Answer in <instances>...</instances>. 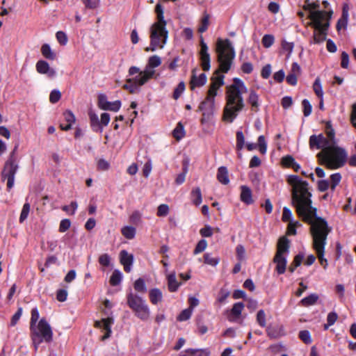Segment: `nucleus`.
<instances>
[{"mask_svg": "<svg viewBox=\"0 0 356 356\" xmlns=\"http://www.w3.org/2000/svg\"><path fill=\"white\" fill-rule=\"evenodd\" d=\"M217 59L219 69L216 71L211 78V84L208 90L206 101L202 102V115L209 119L213 113L214 98L217 90L224 84V75L220 72L227 73L232 65L235 57V51L229 40L218 39L216 43Z\"/></svg>", "mask_w": 356, "mask_h": 356, "instance_id": "nucleus-1", "label": "nucleus"}, {"mask_svg": "<svg viewBox=\"0 0 356 356\" xmlns=\"http://www.w3.org/2000/svg\"><path fill=\"white\" fill-rule=\"evenodd\" d=\"M312 202H292L296 212L302 220L310 225L309 233L312 238V248L325 246L332 227L325 219L316 216V208L312 206Z\"/></svg>", "mask_w": 356, "mask_h": 356, "instance_id": "nucleus-2", "label": "nucleus"}, {"mask_svg": "<svg viewBox=\"0 0 356 356\" xmlns=\"http://www.w3.org/2000/svg\"><path fill=\"white\" fill-rule=\"evenodd\" d=\"M247 91L248 89L244 82L238 78H234L233 83L226 87V104L222 115L224 121L232 123L244 108L245 102L243 94L247 92Z\"/></svg>", "mask_w": 356, "mask_h": 356, "instance_id": "nucleus-3", "label": "nucleus"}, {"mask_svg": "<svg viewBox=\"0 0 356 356\" xmlns=\"http://www.w3.org/2000/svg\"><path fill=\"white\" fill-rule=\"evenodd\" d=\"M321 165L327 168L334 170L345 165L348 159L346 151L337 145L328 146L317 154Z\"/></svg>", "mask_w": 356, "mask_h": 356, "instance_id": "nucleus-4", "label": "nucleus"}, {"mask_svg": "<svg viewBox=\"0 0 356 356\" xmlns=\"http://www.w3.org/2000/svg\"><path fill=\"white\" fill-rule=\"evenodd\" d=\"M161 63V59L159 56L154 55L150 56L148 60V63L143 71H142L138 76L133 78L127 79V83L123 86V88L129 90L131 93H136L138 92L139 88L147 82L154 74V67L159 66Z\"/></svg>", "mask_w": 356, "mask_h": 356, "instance_id": "nucleus-5", "label": "nucleus"}, {"mask_svg": "<svg viewBox=\"0 0 356 356\" xmlns=\"http://www.w3.org/2000/svg\"><path fill=\"white\" fill-rule=\"evenodd\" d=\"M332 14V12L330 13L328 17H325V13L321 12L312 13L308 15L310 21L307 22V26L314 29L312 42L314 44H320L326 40Z\"/></svg>", "mask_w": 356, "mask_h": 356, "instance_id": "nucleus-6", "label": "nucleus"}, {"mask_svg": "<svg viewBox=\"0 0 356 356\" xmlns=\"http://www.w3.org/2000/svg\"><path fill=\"white\" fill-rule=\"evenodd\" d=\"M30 337L35 350L43 341L48 343L52 341L53 332L45 318H42L37 325L30 326Z\"/></svg>", "mask_w": 356, "mask_h": 356, "instance_id": "nucleus-7", "label": "nucleus"}, {"mask_svg": "<svg viewBox=\"0 0 356 356\" xmlns=\"http://www.w3.org/2000/svg\"><path fill=\"white\" fill-rule=\"evenodd\" d=\"M166 23L154 22L150 28V44L145 48L146 51H154L162 49L165 44L168 36Z\"/></svg>", "mask_w": 356, "mask_h": 356, "instance_id": "nucleus-8", "label": "nucleus"}, {"mask_svg": "<svg viewBox=\"0 0 356 356\" xmlns=\"http://www.w3.org/2000/svg\"><path fill=\"white\" fill-rule=\"evenodd\" d=\"M127 303L139 319L147 321L149 318L150 310L146 301L131 291L127 294Z\"/></svg>", "mask_w": 356, "mask_h": 356, "instance_id": "nucleus-9", "label": "nucleus"}, {"mask_svg": "<svg viewBox=\"0 0 356 356\" xmlns=\"http://www.w3.org/2000/svg\"><path fill=\"white\" fill-rule=\"evenodd\" d=\"M289 181L293 187V200H311L312 193L306 181H300L297 176L290 177Z\"/></svg>", "mask_w": 356, "mask_h": 356, "instance_id": "nucleus-10", "label": "nucleus"}, {"mask_svg": "<svg viewBox=\"0 0 356 356\" xmlns=\"http://www.w3.org/2000/svg\"><path fill=\"white\" fill-rule=\"evenodd\" d=\"M17 169L18 165L15 153L13 152L8 160L6 162L1 173L2 179L3 180L7 179V186L8 188H11L14 185L15 175Z\"/></svg>", "mask_w": 356, "mask_h": 356, "instance_id": "nucleus-11", "label": "nucleus"}, {"mask_svg": "<svg viewBox=\"0 0 356 356\" xmlns=\"http://www.w3.org/2000/svg\"><path fill=\"white\" fill-rule=\"evenodd\" d=\"M113 323L114 319L113 317L104 318L95 322V327L101 329L102 332H104L102 337V341H105L111 337L112 333L111 326Z\"/></svg>", "mask_w": 356, "mask_h": 356, "instance_id": "nucleus-12", "label": "nucleus"}, {"mask_svg": "<svg viewBox=\"0 0 356 356\" xmlns=\"http://www.w3.org/2000/svg\"><path fill=\"white\" fill-rule=\"evenodd\" d=\"M98 106L102 110L117 112L121 107V102L120 100L108 102L106 96L101 94L98 97Z\"/></svg>", "mask_w": 356, "mask_h": 356, "instance_id": "nucleus-13", "label": "nucleus"}, {"mask_svg": "<svg viewBox=\"0 0 356 356\" xmlns=\"http://www.w3.org/2000/svg\"><path fill=\"white\" fill-rule=\"evenodd\" d=\"M328 145L325 140V137L323 134L312 135L309 138L310 149H325Z\"/></svg>", "mask_w": 356, "mask_h": 356, "instance_id": "nucleus-14", "label": "nucleus"}, {"mask_svg": "<svg viewBox=\"0 0 356 356\" xmlns=\"http://www.w3.org/2000/svg\"><path fill=\"white\" fill-rule=\"evenodd\" d=\"M120 261L124 266V270L127 273H129L131 270V266L134 263V256L129 254L127 251L123 250L120 252Z\"/></svg>", "mask_w": 356, "mask_h": 356, "instance_id": "nucleus-15", "label": "nucleus"}, {"mask_svg": "<svg viewBox=\"0 0 356 356\" xmlns=\"http://www.w3.org/2000/svg\"><path fill=\"white\" fill-rule=\"evenodd\" d=\"M244 308L243 302L234 303L232 309L230 310L227 318L230 322H234L238 319L241 315L242 311Z\"/></svg>", "mask_w": 356, "mask_h": 356, "instance_id": "nucleus-16", "label": "nucleus"}, {"mask_svg": "<svg viewBox=\"0 0 356 356\" xmlns=\"http://www.w3.org/2000/svg\"><path fill=\"white\" fill-rule=\"evenodd\" d=\"M36 70L40 74H47L49 77H53L56 75V71L50 68L49 65L44 60H39L36 63Z\"/></svg>", "mask_w": 356, "mask_h": 356, "instance_id": "nucleus-17", "label": "nucleus"}, {"mask_svg": "<svg viewBox=\"0 0 356 356\" xmlns=\"http://www.w3.org/2000/svg\"><path fill=\"white\" fill-rule=\"evenodd\" d=\"M273 262L276 264L275 270L279 275H282L286 271L287 260L284 255L275 254Z\"/></svg>", "mask_w": 356, "mask_h": 356, "instance_id": "nucleus-18", "label": "nucleus"}, {"mask_svg": "<svg viewBox=\"0 0 356 356\" xmlns=\"http://www.w3.org/2000/svg\"><path fill=\"white\" fill-rule=\"evenodd\" d=\"M210 55L208 53V47L202 40V70L207 71L210 69Z\"/></svg>", "mask_w": 356, "mask_h": 356, "instance_id": "nucleus-19", "label": "nucleus"}, {"mask_svg": "<svg viewBox=\"0 0 356 356\" xmlns=\"http://www.w3.org/2000/svg\"><path fill=\"white\" fill-rule=\"evenodd\" d=\"M149 298L152 305H157L163 300V293L158 288H154L149 291Z\"/></svg>", "mask_w": 356, "mask_h": 356, "instance_id": "nucleus-20", "label": "nucleus"}, {"mask_svg": "<svg viewBox=\"0 0 356 356\" xmlns=\"http://www.w3.org/2000/svg\"><path fill=\"white\" fill-rule=\"evenodd\" d=\"M316 254V257L319 261L320 264L325 270L327 268L328 263L327 259L325 258V246L314 247L312 248Z\"/></svg>", "mask_w": 356, "mask_h": 356, "instance_id": "nucleus-21", "label": "nucleus"}, {"mask_svg": "<svg viewBox=\"0 0 356 356\" xmlns=\"http://www.w3.org/2000/svg\"><path fill=\"white\" fill-rule=\"evenodd\" d=\"M319 8V3L318 2L309 3V1H306L305 5L303 6V9L305 10H308L309 12V15L312 13H318L321 12L325 13V17H328V15H330L332 11H323V10H315L316 9Z\"/></svg>", "mask_w": 356, "mask_h": 356, "instance_id": "nucleus-22", "label": "nucleus"}, {"mask_svg": "<svg viewBox=\"0 0 356 356\" xmlns=\"http://www.w3.org/2000/svg\"><path fill=\"white\" fill-rule=\"evenodd\" d=\"M289 248V241L286 237H282L279 239L277 243V249L275 254L284 255L285 252H288Z\"/></svg>", "mask_w": 356, "mask_h": 356, "instance_id": "nucleus-23", "label": "nucleus"}, {"mask_svg": "<svg viewBox=\"0 0 356 356\" xmlns=\"http://www.w3.org/2000/svg\"><path fill=\"white\" fill-rule=\"evenodd\" d=\"M326 137L325 140L328 146L337 145V141L334 137L335 133L331 124L327 123L325 129Z\"/></svg>", "mask_w": 356, "mask_h": 356, "instance_id": "nucleus-24", "label": "nucleus"}, {"mask_svg": "<svg viewBox=\"0 0 356 356\" xmlns=\"http://www.w3.org/2000/svg\"><path fill=\"white\" fill-rule=\"evenodd\" d=\"M89 118L90 121V126L93 131L96 132H102L103 128L100 127L99 120L98 115L92 111L89 112Z\"/></svg>", "mask_w": 356, "mask_h": 356, "instance_id": "nucleus-25", "label": "nucleus"}, {"mask_svg": "<svg viewBox=\"0 0 356 356\" xmlns=\"http://www.w3.org/2000/svg\"><path fill=\"white\" fill-rule=\"evenodd\" d=\"M168 286L170 292L177 291L180 284L177 281L175 273H171L168 275Z\"/></svg>", "mask_w": 356, "mask_h": 356, "instance_id": "nucleus-26", "label": "nucleus"}, {"mask_svg": "<svg viewBox=\"0 0 356 356\" xmlns=\"http://www.w3.org/2000/svg\"><path fill=\"white\" fill-rule=\"evenodd\" d=\"M218 180L222 184H227L229 182L228 171L225 167H220L217 174Z\"/></svg>", "mask_w": 356, "mask_h": 356, "instance_id": "nucleus-27", "label": "nucleus"}, {"mask_svg": "<svg viewBox=\"0 0 356 356\" xmlns=\"http://www.w3.org/2000/svg\"><path fill=\"white\" fill-rule=\"evenodd\" d=\"M318 300V296L316 293H312L309 296L302 298L300 304L303 307H309L316 304Z\"/></svg>", "mask_w": 356, "mask_h": 356, "instance_id": "nucleus-28", "label": "nucleus"}, {"mask_svg": "<svg viewBox=\"0 0 356 356\" xmlns=\"http://www.w3.org/2000/svg\"><path fill=\"white\" fill-rule=\"evenodd\" d=\"M136 229L131 226H124L121 229V233L127 239H133L136 236Z\"/></svg>", "mask_w": 356, "mask_h": 356, "instance_id": "nucleus-29", "label": "nucleus"}, {"mask_svg": "<svg viewBox=\"0 0 356 356\" xmlns=\"http://www.w3.org/2000/svg\"><path fill=\"white\" fill-rule=\"evenodd\" d=\"M303 258L304 255L302 254H298L297 255L295 256L293 261L289 267V271L291 273H293L295 271L296 268L300 266V264L302 262Z\"/></svg>", "mask_w": 356, "mask_h": 356, "instance_id": "nucleus-30", "label": "nucleus"}, {"mask_svg": "<svg viewBox=\"0 0 356 356\" xmlns=\"http://www.w3.org/2000/svg\"><path fill=\"white\" fill-rule=\"evenodd\" d=\"M248 102L252 106L253 110H257L259 107V96L254 90L250 92Z\"/></svg>", "mask_w": 356, "mask_h": 356, "instance_id": "nucleus-31", "label": "nucleus"}, {"mask_svg": "<svg viewBox=\"0 0 356 356\" xmlns=\"http://www.w3.org/2000/svg\"><path fill=\"white\" fill-rule=\"evenodd\" d=\"M338 319V314L335 312H331L327 314V323L324 324L323 328L327 330L330 326L333 325Z\"/></svg>", "mask_w": 356, "mask_h": 356, "instance_id": "nucleus-32", "label": "nucleus"}, {"mask_svg": "<svg viewBox=\"0 0 356 356\" xmlns=\"http://www.w3.org/2000/svg\"><path fill=\"white\" fill-rule=\"evenodd\" d=\"M41 52L44 57L49 60H54L56 57L55 54L52 51L50 46L44 44L41 47Z\"/></svg>", "mask_w": 356, "mask_h": 356, "instance_id": "nucleus-33", "label": "nucleus"}, {"mask_svg": "<svg viewBox=\"0 0 356 356\" xmlns=\"http://www.w3.org/2000/svg\"><path fill=\"white\" fill-rule=\"evenodd\" d=\"M122 281V273L118 270H115L110 278L111 285L115 286L120 284Z\"/></svg>", "mask_w": 356, "mask_h": 356, "instance_id": "nucleus-34", "label": "nucleus"}, {"mask_svg": "<svg viewBox=\"0 0 356 356\" xmlns=\"http://www.w3.org/2000/svg\"><path fill=\"white\" fill-rule=\"evenodd\" d=\"M134 288L139 293H145L147 291V287L143 278H138L135 281Z\"/></svg>", "mask_w": 356, "mask_h": 356, "instance_id": "nucleus-35", "label": "nucleus"}, {"mask_svg": "<svg viewBox=\"0 0 356 356\" xmlns=\"http://www.w3.org/2000/svg\"><path fill=\"white\" fill-rule=\"evenodd\" d=\"M275 42V38L271 34H266L261 39V43L265 48H270Z\"/></svg>", "mask_w": 356, "mask_h": 356, "instance_id": "nucleus-36", "label": "nucleus"}, {"mask_svg": "<svg viewBox=\"0 0 356 356\" xmlns=\"http://www.w3.org/2000/svg\"><path fill=\"white\" fill-rule=\"evenodd\" d=\"M219 261L220 259L218 257H213L208 253L204 254V262L206 264L215 266L219 263Z\"/></svg>", "mask_w": 356, "mask_h": 356, "instance_id": "nucleus-37", "label": "nucleus"}, {"mask_svg": "<svg viewBox=\"0 0 356 356\" xmlns=\"http://www.w3.org/2000/svg\"><path fill=\"white\" fill-rule=\"evenodd\" d=\"M252 191L250 188L245 186L241 187V200H251Z\"/></svg>", "mask_w": 356, "mask_h": 356, "instance_id": "nucleus-38", "label": "nucleus"}, {"mask_svg": "<svg viewBox=\"0 0 356 356\" xmlns=\"http://www.w3.org/2000/svg\"><path fill=\"white\" fill-rule=\"evenodd\" d=\"M298 337L305 344H310L312 342L310 332L308 330H301L298 334Z\"/></svg>", "mask_w": 356, "mask_h": 356, "instance_id": "nucleus-39", "label": "nucleus"}, {"mask_svg": "<svg viewBox=\"0 0 356 356\" xmlns=\"http://www.w3.org/2000/svg\"><path fill=\"white\" fill-rule=\"evenodd\" d=\"M230 292L228 289L222 288L220 289L218 295L217 300L220 304H223L225 302L227 298L229 296Z\"/></svg>", "mask_w": 356, "mask_h": 356, "instance_id": "nucleus-40", "label": "nucleus"}, {"mask_svg": "<svg viewBox=\"0 0 356 356\" xmlns=\"http://www.w3.org/2000/svg\"><path fill=\"white\" fill-rule=\"evenodd\" d=\"M313 89H314V92L318 97L323 98V92L322 86H321V81H320L319 78L316 79V80L314 83V85H313Z\"/></svg>", "mask_w": 356, "mask_h": 356, "instance_id": "nucleus-41", "label": "nucleus"}, {"mask_svg": "<svg viewBox=\"0 0 356 356\" xmlns=\"http://www.w3.org/2000/svg\"><path fill=\"white\" fill-rule=\"evenodd\" d=\"M192 314V310L191 308L184 309L177 317L178 321H185L190 318Z\"/></svg>", "mask_w": 356, "mask_h": 356, "instance_id": "nucleus-42", "label": "nucleus"}, {"mask_svg": "<svg viewBox=\"0 0 356 356\" xmlns=\"http://www.w3.org/2000/svg\"><path fill=\"white\" fill-rule=\"evenodd\" d=\"M259 147V152L262 154H265L267 150V144L264 136H259L258 138V143L257 145Z\"/></svg>", "mask_w": 356, "mask_h": 356, "instance_id": "nucleus-43", "label": "nucleus"}, {"mask_svg": "<svg viewBox=\"0 0 356 356\" xmlns=\"http://www.w3.org/2000/svg\"><path fill=\"white\" fill-rule=\"evenodd\" d=\"M30 204L28 202L24 204L19 219V222H23L27 218L30 211Z\"/></svg>", "mask_w": 356, "mask_h": 356, "instance_id": "nucleus-44", "label": "nucleus"}, {"mask_svg": "<svg viewBox=\"0 0 356 356\" xmlns=\"http://www.w3.org/2000/svg\"><path fill=\"white\" fill-rule=\"evenodd\" d=\"M173 136L177 140H180L184 136V127L181 125V124L179 122L177 125L176 128L173 130Z\"/></svg>", "mask_w": 356, "mask_h": 356, "instance_id": "nucleus-45", "label": "nucleus"}, {"mask_svg": "<svg viewBox=\"0 0 356 356\" xmlns=\"http://www.w3.org/2000/svg\"><path fill=\"white\" fill-rule=\"evenodd\" d=\"M257 322L261 327H266V314L263 309H260L258 311L257 314Z\"/></svg>", "mask_w": 356, "mask_h": 356, "instance_id": "nucleus-46", "label": "nucleus"}, {"mask_svg": "<svg viewBox=\"0 0 356 356\" xmlns=\"http://www.w3.org/2000/svg\"><path fill=\"white\" fill-rule=\"evenodd\" d=\"M245 144V138L241 131L236 132V148L238 150H241L243 148Z\"/></svg>", "mask_w": 356, "mask_h": 356, "instance_id": "nucleus-47", "label": "nucleus"}, {"mask_svg": "<svg viewBox=\"0 0 356 356\" xmlns=\"http://www.w3.org/2000/svg\"><path fill=\"white\" fill-rule=\"evenodd\" d=\"M184 90H185V83H184V82L181 81L174 90L173 98L175 99H179Z\"/></svg>", "mask_w": 356, "mask_h": 356, "instance_id": "nucleus-48", "label": "nucleus"}, {"mask_svg": "<svg viewBox=\"0 0 356 356\" xmlns=\"http://www.w3.org/2000/svg\"><path fill=\"white\" fill-rule=\"evenodd\" d=\"M31 316L30 320V326H34L37 325V322L39 319L40 314L37 307H34L31 312Z\"/></svg>", "mask_w": 356, "mask_h": 356, "instance_id": "nucleus-49", "label": "nucleus"}, {"mask_svg": "<svg viewBox=\"0 0 356 356\" xmlns=\"http://www.w3.org/2000/svg\"><path fill=\"white\" fill-rule=\"evenodd\" d=\"M155 12L157 15V22H163L166 23V21L164 19L163 16V9L161 4L158 3L155 8Z\"/></svg>", "mask_w": 356, "mask_h": 356, "instance_id": "nucleus-50", "label": "nucleus"}, {"mask_svg": "<svg viewBox=\"0 0 356 356\" xmlns=\"http://www.w3.org/2000/svg\"><path fill=\"white\" fill-rule=\"evenodd\" d=\"M303 107V113L305 117L309 116L312 113V106L309 100L305 99L302 102Z\"/></svg>", "mask_w": 356, "mask_h": 356, "instance_id": "nucleus-51", "label": "nucleus"}, {"mask_svg": "<svg viewBox=\"0 0 356 356\" xmlns=\"http://www.w3.org/2000/svg\"><path fill=\"white\" fill-rule=\"evenodd\" d=\"M77 208L76 202H71L70 205H65L62 207V210L66 212L69 215H72L74 213L76 209Z\"/></svg>", "mask_w": 356, "mask_h": 356, "instance_id": "nucleus-52", "label": "nucleus"}, {"mask_svg": "<svg viewBox=\"0 0 356 356\" xmlns=\"http://www.w3.org/2000/svg\"><path fill=\"white\" fill-rule=\"evenodd\" d=\"M22 314V308L19 307L17 309V311L15 313V314L11 318L10 326H11V327L15 326L19 320L20 319Z\"/></svg>", "mask_w": 356, "mask_h": 356, "instance_id": "nucleus-53", "label": "nucleus"}, {"mask_svg": "<svg viewBox=\"0 0 356 356\" xmlns=\"http://www.w3.org/2000/svg\"><path fill=\"white\" fill-rule=\"evenodd\" d=\"M169 212V207L166 204H162L159 206L157 209V216L159 217L166 216Z\"/></svg>", "mask_w": 356, "mask_h": 356, "instance_id": "nucleus-54", "label": "nucleus"}, {"mask_svg": "<svg viewBox=\"0 0 356 356\" xmlns=\"http://www.w3.org/2000/svg\"><path fill=\"white\" fill-rule=\"evenodd\" d=\"M82 2L86 8L95 9L99 6L100 0H82Z\"/></svg>", "mask_w": 356, "mask_h": 356, "instance_id": "nucleus-55", "label": "nucleus"}, {"mask_svg": "<svg viewBox=\"0 0 356 356\" xmlns=\"http://www.w3.org/2000/svg\"><path fill=\"white\" fill-rule=\"evenodd\" d=\"M98 261L100 265L104 267H108L110 265L111 257L106 253L102 254V255L99 256Z\"/></svg>", "mask_w": 356, "mask_h": 356, "instance_id": "nucleus-56", "label": "nucleus"}, {"mask_svg": "<svg viewBox=\"0 0 356 356\" xmlns=\"http://www.w3.org/2000/svg\"><path fill=\"white\" fill-rule=\"evenodd\" d=\"M183 170H184V172L178 175L175 179V182L178 185L183 184L185 181L186 173L187 172V164H186V161H184V163Z\"/></svg>", "mask_w": 356, "mask_h": 356, "instance_id": "nucleus-57", "label": "nucleus"}, {"mask_svg": "<svg viewBox=\"0 0 356 356\" xmlns=\"http://www.w3.org/2000/svg\"><path fill=\"white\" fill-rule=\"evenodd\" d=\"M70 226H71V221L67 218L63 219L60 222L58 230L60 232H65L67 229H69Z\"/></svg>", "mask_w": 356, "mask_h": 356, "instance_id": "nucleus-58", "label": "nucleus"}, {"mask_svg": "<svg viewBox=\"0 0 356 356\" xmlns=\"http://www.w3.org/2000/svg\"><path fill=\"white\" fill-rule=\"evenodd\" d=\"M341 179V176L339 173H334L331 175L330 180H331V188L332 190H334L337 185L340 182Z\"/></svg>", "mask_w": 356, "mask_h": 356, "instance_id": "nucleus-59", "label": "nucleus"}, {"mask_svg": "<svg viewBox=\"0 0 356 356\" xmlns=\"http://www.w3.org/2000/svg\"><path fill=\"white\" fill-rule=\"evenodd\" d=\"M293 47H294V44L293 42H289L286 41L285 40H283L282 42V49L286 51H288V55H287L288 57L290 56V54L293 51Z\"/></svg>", "mask_w": 356, "mask_h": 356, "instance_id": "nucleus-60", "label": "nucleus"}, {"mask_svg": "<svg viewBox=\"0 0 356 356\" xmlns=\"http://www.w3.org/2000/svg\"><path fill=\"white\" fill-rule=\"evenodd\" d=\"M190 84L192 90H194L195 88L200 86V76H197L195 74V71L193 72Z\"/></svg>", "mask_w": 356, "mask_h": 356, "instance_id": "nucleus-61", "label": "nucleus"}, {"mask_svg": "<svg viewBox=\"0 0 356 356\" xmlns=\"http://www.w3.org/2000/svg\"><path fill=\"white\" fill-rule=\"evenodd\" d=\"M61 97V94L59 90H54L51 91L49 95V101L54 104L56 103Z\"/></svg>", "mask_w": 356, "mask_h": 356, "instance_id": "nucleus-62", "label": "nucleus"}, {"mask_svg": "<svg viewBox=\"0 0 356 356\" xmlns=\"http://www.w3.org/2000/svg\"><path fill=\"white\" fill-rule=\"evenodd\" d=\"M341 66L344 69H347L349 66V56L346 51H343L341 56Z\"/></svg>", "mask_w": 356, "mask_h": 356, "instance_id": "nucleus-63", "label": "nucleus"}, {"mask_svg": "<svg viewBox=\"0 0 356 356\" xmlns=\"http://www.w3.org/2000/svg\"><path fill=\"white\" fill-rule=\"evenodd\" d=\"M56 39L58 41V42L62 45H65L67 42V35L63 31H58L56 33Z\"/></svg>", "mask_w": 356, "mask_h": 356, "instance_id": "nucleus-64", "label": "nucleus"}]
</instances>
